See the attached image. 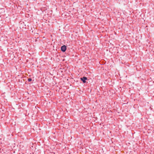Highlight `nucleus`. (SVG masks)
<instances>
[{
  "label": "nucleus",
  "instance_id": "obj_1",
  "mask_svg": "<svg viewBox=\"0 0 154 154\" xmlns=\"http://www.w3.org/2000/svg\"><path fill=\"white\" fill-rule=\"evenodd\" d=\"M66 50V47L64 45L61 47V50L63 52H65Z\"/></svg>",
  "mask_w": 154,
  "mask_h": 154
},
{
  "label": "nucleus",
  "instance_id": "obj_2",
  "mask_svg": "<svg viewBox=\"0 0 154 154\" xmlns=\"http://www.w3.org/2000/svg\"><path fill=\"white\" fill-rule=\"evenodd\" d=\"M87 79V78L85 77H83L82 78H81V80L84 83H85V82H86L85 80H86Z\"/></svg>",
  "mask_w": 154,
  "mask_h": 154
},
{
  "label": "nucleus",
  "instance_id": "obj_3",
  "mask_svg": "<svg viewBox=\"0 0 154 154\" xmlns=\"http://www.w3.org/2000/svg\"><path fill=\"white\" fill-rule=\"evenodd\" d=\"M28 80L29 82H30L32 80V79L31 78H29L28 79Z\"/></svg>",
  "mask_w": 154,
  "mask_h": 154
}]
</instances>
